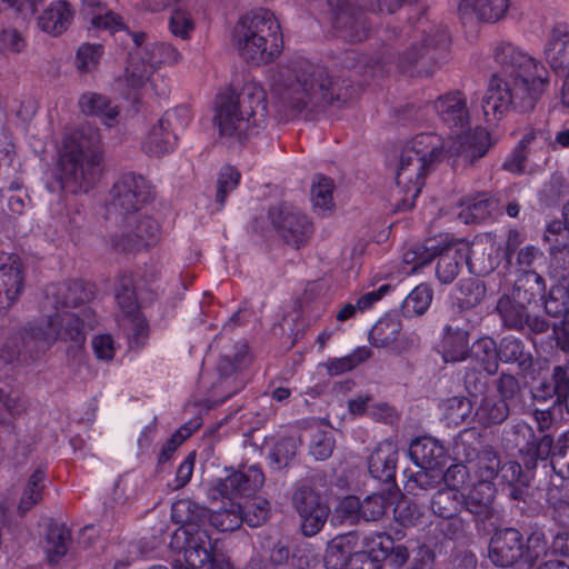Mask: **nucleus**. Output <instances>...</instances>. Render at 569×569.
Returning a JSON list of instances; mask_svg holds the SVG:
<instances>
[{
  "mask_svg": "<svg viewBox=\"0 0 569 569\" xmlns=\"http://www.w3.org/2000/svg\"><path fill=\"white\" fill-rule=\"evenodd\" d=\"M500 360L516 363L520 373H528L533 367V355L523 340L506 336L500 340Z\"/></svg>",
  "mask_w": 569,
  "mask_h": 569,
  "instance_id": "obj_33",
  "label": "nucleus"
},
{
  "mask_svg": "<svg viewBox=\"0 0 569 569\" xmlns=\"http://www.w3.org/2000/svg\"><path fill=\"white\" fill-rule=\"evenodd\" d=\"M463 495L453 488L439 489L431 500V509L435 515L445 519H451L461 510Z\"/></svg>",
  "mask_w": 569,
  "mask_h": 569,
  "instance_id": "obj_45",
  "label": "nucleus"
},
{
  "mask_svg": "<svg viewBox=\"0 0 569 569\" xmlns=\"http://www.w3.org/2000/svg\"><path fill=\"white\" fill-rule=\"evenodd\" d=\"M264 476L258 466L236 471L214 485L213 491L222 498L250 496L262 487Z\"/></svg>",
  "mask_w": 569,
  "mask_h": 569,
  "instance_id": "obj_23",
  "label": "nucleus"
},
{
  "mask_svg": "<svg viewBox=\"0 0 569 569\" xmlns=\"http://www.w3.org/2000/svg\"><path fill=\"white\" fill-rule=\"evenodd\" d=\"M0 408L11 417L20 416L26 410L21 390L11 385L0 386Z\"/></svg>",
  "mask_w": 569,
  "mask_h": 569,
  "instance_id": "obj_60",
  "label": "nucleus"
},
{
  "mask_svg": "<svg viewBox=\"0 0 569 569\" xmlns=\"http://www.w3.org/2000/svg\"><path fill=\"white\" fill-rule=\"evenodd\" d=\"M498 211V201L488 197L486 193L478 194L466 202L465 209L459 213V218L465 223L481 222L490 218Z\"/></svg>",
  "mask_w": 569,
  "mask_h": 569,
  "instance_id": "obj_44",
  "label": "nucleus"
},
{
  "mask_svg": "<svg viewBox=\"0 0 569 569\" xmlns=\"http://www.w3.org/2000/svg\"><path fill=\"white\" fill-rule=\"evenodd\" d=\"M459 305L461 308L471 309L479 306L486 297V286L477 278L462 279L457 284Z\"/></svg>",
  "mask_w": 569,
  "mask_h": 569,
  "instance_id": "obj_48",
  "label": "nucleus"
},
{
  "mask_svg": "<svg viewBox=\"0 0 569 569\" xmlns=\"http://www.w3.org/2000/svg\"><path fill=\"white\" fill-rule=\"evenodd\" d=\"M447 450L436 438L422 436L413 439L409 446V456L418 467H442Z\"/></svg>",
  "mask_w": 569,
  "mask_h": 569,
  "instance_id": "obj_30",
  "label": "nucleus"
},
{
  "mask_svg": "<svg viewBox=\"0 0 569 569\" xmlns=\"http://www.w3.org/2000/svg\"><path fill=\"white\" fill-rule=\"evenodd\" d=\"M44 489L46 470L38 467L27 478L21 488V495L17 503V512L20 517H24L32 508L42 501Z\"/></svg>",
  "mask_w": 569,
  "mask_h": 569,
  "instance_id": "obj_34",
  "label": "nucleus"
},
{
  "mask_svg": "<svg viewBox=\"0 0 569 569\" xmlns=\"http://www.w3.org/2000/svg\"><path fill=\"white\" fill-rule=\"evenodd\" d=\"M270 517V505L263 498H254L241 507V522L257 528L267 522Z\"/></svg>",
  "mask_w": 569,
  "mask_h": 569,
  "instance_id": "obj_54",
  "label": "nucleus"
},
{
  "mask_svg": "<svg viewBox=\"0 0 569 569\" xmlns=\"http://www.w3.org/2000/svg\"><path fill=\"white\" fill-rule=\"evenodd\" d=\"M333 189L335 183L332 179L322 174H317L313 178L310 199L317 214L326 217L332 212L335 208Z\"/></svg>",
  "mask_w": 569,
  "mask_h": 569,
  "instance_id": "obj_41",
  "label": "nucleus"
},
{
  "mask_svg": "<svg viewBox=\"0 0 569 569\" xmlns=\"http://www.w3.org/2000/svg\"><path fill=\"white\" fill-rule=\"evenodd\" d=\"M532 397L536 400L553 399V405L569 413V360L565 366H556L551 380L537 387Z\"/></svg>",
  "mask_w": 569,
  "mask_h": 569,
  "instance_id": "obj_26",
  "label": "nucleus"
},
{
  "mask_svg": "<svg viewBox=\"0 0 569 569\" xmlns=\"http://www.w3.org/2000/svg\"><path fill=\"white\" fill-rule=\"evenodd\" d=\"M356 543L357 535L355 532L335 537L327 546L323 557L325 567L327 569L346 568Z\"/></svg>",
  "mask_w": 569,
  "mask_h": 569,
  "instance_id": "obj_36",
  "label": "nucleus"
},
{
  "mask_svg": "<svg viewBox=\"0 0 569 569\" xmlns=\"http://www.w3.org/2000/svg\"><path fill=\"white\" fill-rule=\"evenodd\" d=\"M151 187L144 177L127 172L119 177L110 190L107 204L109 218L137 213L151 200Z\"/></svg>",
  "mask_w": 569,
  "mask_h": 569,
  "instance_id": "obj_13",
  "label": "nucleus"
},
{
  "mask_svg": "<svg viewBox=\"0 0 569 569\" xmlns=\"http://www.w3.org/2000/svg\"><path fill=\"white\" fill-rule=\"evenodd\" d=\"M449 36L443 28H432L422 32L397 60V68L408 76H430L439 60L445 57Z\"/></svg>",
  "mask_w": 569,
  "mask_h": 569,
  "instance_id": "obj_12",
  "label": "nucleus"
},
{
  "mask_svg": "<svg viewBox=\"0 0 569 569\" xmlns=\"http://www.w3.org/2000/svg\"><path fill=\"white\" fill-rule=\"evenodd\" d=\"M236 349L234 355L222 356L218 362V379L211 387V396L216 403L224 402L246 386L244 369L250 363L248 348L244 342H239Z\"/></svg>",
  "mask_w": 569,
  "mask_h": 569,
  "instance_id": "obj_15",
  "label": "nucleus"
},
{
  "mask_svg": "<svg viewBox=\"0 0 569 569\" xmlns=\"http://www.w3.org/2000/svg\"><path fill=\"white\" fill-rule=\"evenodd\" d=\"M492 57L499 70L482 98L487 122L499 121L508 111H532L546 92L550 77L545 66L511 42L498 41Z\"/></svg>",
  "mask_w": 569,
  "mask_h": 569,
  "instance_id": "obj_1",
  "label": "nucleus"
},
{
  "mask_svg": "<svg viewBox=\"0 0 569 569\" xmlns=\"http://www.w3.org/2000/svg\"><path fill=\"white\" fill-rule=\"evenodd\" d=\"M433 298L432 289L426 284H418L403 300L401 312L406 318H413L423 315L431 305Z\"/></svg>",
  "mask_w": 569,
  "mask_h": 569,
  "instance_id": "obj_46",
  "label": "nucleus"
},
{
  "mask_svg": "<svg viewBox=\"0 0 569 569\" xmlns=\"http://www.w3.org/2000/svg\"><path fill=\"white\" fill-rule=\"evenodd\" d=\"M97 323L94 312L84 307L79 312H56L40 325L27 327L18 336L9 338L0 349V373L7 376L10 366L33 358L48 350L57 340L69 342L68 357L80 365L84 359L86 330Z\"/></svg>",
  "mask_w": 569,
  "mask_h": 569,
  "instance_id": "obj_3",
  "label": "nucleus"
},
{
  "mask_svg": "<svg viewBox=\"0 0 569 569\" xmlns=\"http://www.w3.org/2000/svg\"><path fill=\"white\" fill-rule=\"evenodd\" d=\"M208 520L219 531H233L241 526V506L230 502L213 512L209 511Z\"/></svg>",
  "mask_w": 569,
  "mask_h": 569,
  "instance_id": "obj_50",
  "label": "nucleus"
},
{
  "mask_svg": "<svg viewBox=\"0 0 569 569\" xmlns=\"http://www.w3.org/2000/svg\"><path fill=\"white\" fill-rule=\"evenodd\" d=\"M328 489L327 475L317 471L295 485L291 506L301 519L300 529L305 537H313L327 522L330 508L323 495Z\"/></svg>",
  "mask_w": 569,
  "mask_h": 569,
  "instance_id": "obj_10",
  "label": "nucleus"
},
{
  "mask_svg": "<svg viewBox=\"0 0 569 569\" xmlns=\"http://www.w3.org/2000/svg\"><path fill=\"white\" fill-rule=\"evenodd\" d=\"M72 543L71 531L62 523H52L49 526L44 551L50 565L58 563L69 551Z\"/></svg>",
  "mask_w": 569,
  "mask_h": 569,
  "instance_id": "obj_38",
  "label": "nucleus"
},
{
  "mask_svg": "<svg viewBox=\"0 0 569 569\" xmlns=\"http://www.w3.org/2000/svg\"><path fill=\"white\" fill-rule=\"evenodd\" d=\"M441 347L442 358L446 362L466 360L470 353L468 330L459 326L446 325Z\"/></svg>",
  "mask_w": 569,
  "mask_h": 569,
  "instance_id": "obj_32",
  "label": "nucleus"
},
{
  "mask_svg": "<svg viewBox=\"0 0 569 569\" xmlns=\"http://www.w3.org/2000/svg\"><path fill=\"white\" fill-rule=\"evenodd\" d=\"M502 442L506 449H518L527 470H533L538 461H546L551 452L552 438L550 435L536 437L531 426L519 421L505 429Z\"/></svg>",
  "mask_w": 569,
  "mask_h": 569,
  "instance_id": "obj_14",
  "label": "nucleus"
},
{
  "mask_svg": "<svg viewBox=\"0 0 569 569\" xmlns=\"http://www.w3.org/2000/svg\"><path fill=\"white\" fill-rule=\"evenodd\" d=\"M499 398L508 401H516L521 396V385L518 378L509 372H501L493 382Z\"/></svg>",
  "mask_w": 569,
  "mask_h": 569,
  "instance_id": "obj_63",
  "label": "nucleus"
},
{
  "mask_svg": "<svg viewBox=\"0 0 569 569\" xmlns=\"http://www.w3.org/2000/svg\"><path fill=\"white\" fill-rule=\"evenodd\" d=\"M129 64L124 71V80L132 89L142 88L150 79L153 70L143 62L141 58L136 57V49L130 51Z\"/></svg>",
  "mask_w": 569,
  "mask_h": 569,
  "instance_id": "obj_52",
  "label": "nucleus"
},
{
  "mask_svg": "<svg viewBox=\"0 0 569 569\" xmlns=\"http://www.w3.org/2000/svg\"><path fill=\"white\" fill-rule=\"evenodd\" d=\"M472 358L488 375H496L500 360V343L497 345L491 337L479 338L472 346Z\"/></svg>",
  "mask_w": 569,
  "mask_h": 569,
  "instance_id": "obj_43",
  "label": "nucleus"
},
{
  "mask_svg": "<svg viewBox=\"0 0 569 569\" xmlns=\"http://www.w3.org/2000/svg\"><path fill=\"white\" fill-rule=\"evenodd\" d=\"M545 58L559 74L569 72V26L553 27L545 48Z\"/></svg>",
  "mask_w": 569,
  "mask_h": 569,
  "instance_id": "obj_28",
  "label": "nucleus"
},
{
  "mask_svg": "<svg viewBox=\"0 0 569 569\" xmlns=\"http://www.w3.org/2000/svg\"><path fill=\"white\" fill-rule=\"evenodd\" d=\"M398 457V447L393 441H381L368 458L370 475L382 482H391L395 479Z\"/></svg>",
  "mask_w": 569,
  "mask_h": 569,
  "instance_id": "obj_27",
  "label": "nucleus"
},
{
  "mask_svg": "<svg viewBox=\"0 0 569 569\" xmlns=\"http://www.w3.org/2000/svg\"><path fill=\"white\" fill-rule=\"evenodd\" d=\"M332 522L357 525L361 521V506L359 498L345 497L335 509Z\"/></svg>",
  "mask_w": 569,
  "mask_h": 569,
  "instance_id": "obj_58",
  "label": "nucleus"
},
{
  "mask_svg": "<svg viewBox=\"0 0 569 569\" xmlns=\"http://www.w3.org/2000/svg\"><path fill=\"white\" fill-rule=\"evenodd\" d=\"M102 56L101 44H82L76 57L77 68L80 72H92L98 68Z\"/></svg>",
  "mask_w": 569,
  "mask_h": 569,
  "instance_id": "obj_62",
  "label": "nucleus"
},
{
  "mask_svg": "<svg viewBox=\"0 0 569 569\" xmlns=\"http://www.w3.org/2000/svg\"><path fill=\"white\" fill-rule=\"evenodd\" d=\"M371 352L366 347L356 349L351 355L329 360L326 365L330 376H339L352 370L370 357Z\"/></svg>",
  "mask_w": 569,
  "mask_h": 569,
  "instance_id": "obj_56",
  "label": "nucleus"
},
{
  "mask_svg": "<svg viewBox=\"0 0 569 569\" xmlns=\"http://www.w3.org/2000/svg\"><path fill=\"white\" fill-rule=\"evenodd\" d=\"M79 108L87 116H94L104 124L111 127L119 114L117 106L104 96L96 92H86L79 98Z\"/></svg>",
  "mask_w": 569,
  "mask_h": 569,
  "instance_id": "obj_37",
  "label": "nucleus"
},
{
  "mask_svg": "<svg viewBox=\"0 0 569 569\" xmlns=\"http://www.w3.org/2000/svg\"><path fill=\"white\" fill-rule=\"evenodd\" d=\"M546 549L541 532H533L525 540L518 529L502 528L491 537L488 557L496 567L500 568L513 567L520 562L531 567L546 552Z\"/></svg>",
  "mask_w": 569,
  "mask_h": 569,
  "instance_id": "obj_11",
  "label": "nucleus"
},
{
  "mask_svg": "<svg viewBox=\"0 0 569 569\" xmlns=\"http://www.w3.org/2000/svg\"><path fill=\"white\" fill-rule=\"evenodd\" d=\"M176 539L183 538L184 560L188 567L180 569H197L209 562V560L222 548L218 539H212L208 530L199 527L197 529L177 530Z\"/></svg>",
  "mask_w": 569,
  "mask_h": 569,
  "instance_id": "obj_19",
  "label": "nucleus"
},
{
  "mask_svg": "<svg viewBox=\"0 0 569 569\" xmlns=\"http://www.w3.org/2000/svg\"><path fill=\"white\" fill-rule=\"evenodd\" d=\"M53 295L56 296L54 307L57 309L60 307L77 308L90 297V292L79 281L61 284Z\"/></svg>",
  "mask_w": 569,
  "mask_h": 569,
  "instance_id": "obj_49",
  "label": "nucleus"
},
{
  "mask_svg": "<svg viewBox=\"0 0 569 569\" xmlns=\"http://www.w3.org/2000/svg\"><path fill=\"white\" fill-rule=\"evenodd\" d=\"M266 92L256 82H247L236 92L218 97L213 122L228 146L242 144L266 126Z\"/></svg>",
  "mask_w": 569,
  "mask_h": 569,
  "instance_id": "obj_4",
  "label": "nucleus"
},
{
  "mask_svg": "<svg viewBox=\"0 0 569 569\" xmlns=\"http://www.w3.org/2000/svg\"><path fill=\"white\" fill-rule=\"evenodd\" d=\"M496 487L490 481H478L463 496V507L473 516L476 522H485L496 517Z\"/></svg>",
  "mask_w": 569,
  "mask_h": 569,
  "instance_id": "obj_25",
  "label": "nucleus"
},
{
  "mask_svg": "<svg viewBox=\"0 0 569 569\" xmlns=\"http://www.w3.org/2000/svg\"><path fill=\"white\" fill-rule=\"evenodd\" d=\"M419 468L420 470L412 473L406 483V488L409 492L418 495V492L415 491L416 489L429 491L437 489L442 483L441 467L425 466Z\"/></svg>",
  "mask_w": 569,
  "mask_h": 569,
  "instance_id": "obj_47",
  "label": "nucleus"
},
{
  "mask_svg": "<svg viewBox=\"0 0 569 569\" xmlns=\"http://www.w3.org/2000/svg\"><path fill=\"white\" fill-rule=\"evenodd\" d=\"M438 258L436 274L441 283H451L459 274L463 264L470 272L487 274L492 266L477 268L470 256V248L465 242H446L443 239H427L422 243H415L406 249L402 259L411 266L409 272H417Z\"/></svg>",
  "mask_w": 569,
  "mask_h": 569,
  "instance_id": "obj_8",
  "label": "nucleus"
},
{
  "mask_svg": "<svg viewBox=\"0 0 569 569\" xmlns=\"http://www.w3.org/2000/svg\"><path fill=\"white\" fill-rule=\"evenodd\" d=\"M433 109L451 132L448 142H445L447 153L461 156L471 163L487 153L491 146L490 134L481 128L469 132V111L461 92H449L439 97L433 101Z\"/></svg>",
  "mask_w": 569,
  "mask_h": 569,
  "instance_id": "obj_7",
  "label": "nucleus"
},
{
  "mask_svg": "<svg viewBox=\"0 0 569 569\" xmlns=\"http://www.w3.org/2000/svg\"><path fill=\"white\" fill-rule=\"evenodd\" d=\"M116 300L126 317L138 313V301L131 276H122L116 287Z\"/></svg>",
  "mask_w": 569,
  "mask_h": 569,
  "instance_id": "obj_51",
  "label": "nucleus"
},
{
  "mask_svg": "<svg viewBox=\"0 0 569 569\" xmlns=\"http://www.w3.org/2000/svg\"><path fill=\"white\" fill-rule=\"evenodd\" d=\"M101 161L98 129L82 126L66 141L60 162L62 187L71 192H87L100 178Z\"/></svg>",
  "mask_w": 569,
  "mask_h": 569,
  "instance_id": "obj_6",
  "label": "nucleus"
},
{
  "mask_svg": "<svg viewBox=\"0 0 569 569\" xmlns=\"http://www.w3.org/2000/svg\"><path fill=\"white\" fill-rule=\"evenodd\" d=\"M509 415L510 407L506 400L497 396H487L476 409L475 418L479 425L491 427L502 423Z\"/></svg>",
  "mask_w": 569,
  "mask_h": 569,
  "instance_id": "obj_40",
  "label": "nucleus"
},
{
  "mask_svg": "<svg viewBox=\"0 0 569 569\" xmlns=\"http://www.w3.org/2000/svg\"><path fill=\"white\" fill-rule=\"evenodd\" d=\"M129 34L132 38L136 57L147 62L153 71L161 64H177L182 59V54L170 43L149 41L144 32Z\"/></svg>",
  "mask_w": 569,
  "mask_h": 569,
  "instance_id": "obj_22",
  "label": "nucleus"
},
{
  "mask_svg": "<svg viewBox=\"0 0 569 569\" xmlns=\"http://www.w3.org/2000/svg\"><path fill=\"white\" fill-rule=\"evenodd\" d=\"M194 27V20L188 11L182 9L172 11L169 19V29L174 37L188 40L191 38Z\"/></svg>",
  "mask_w": 569,
  "mask_h": 569,
  "instance_id": "obj_61",
  "label": "nucleus"
},
{
  "mask_svg": "<svg viewBox=\"0 0 569 569\" xmlns=\"http://www.w3.org/2000/svg\"><path fill=\"white\" fill-rule=\"evenodd\" d=\"M509 6L510 0H460L459 12L463 18L496 23L506 17Z\"/></svg>",
  "mask_w": 569,
  "mask_h": 569,
  "instance_id": "obj_29",
  "label": "nucleus"
},
{
  "mask_svg": "<svg viewBox=\"0 0 569 569\" xmlns=\"http://www.w3.org/2000/svg\"><path fill=\"white\" fill-rule=\"evenodd\" d=\"M122 227L116 232L111 242L121 251H140L157 243L160 237L159 223L150 217H141L137 213L120 218Z\"/></svg>",
  "mask_w": 569,
  "mask_h": 569,
  "instance_id": "obj_16",
  "label": "nucleus"
},
{
  "mask_svg": "<svg viewBox=\"0 0 569 569\" xmlns=\"http://www.w3.org/2000/svg\"><path fill=\"white\" fill-rule=\"evenodd\" d=\"M527 302L515 299L509 295H502L497 302L496 310L499 313L505 328L523 332L526 329L533 335H541L549 330V321L539 315L528 311Z\"/></svg>",
  "mask_w": 569,
  "mask_h": 569,
  "instance_id": "obj_18",
  "label": "nucleus"
},
{
  "mask_svg": "<svg viewBox=\"0 0 569 569\" xmlns=\"http://www.w3.org/2000/svg\"><path fill=\"white\" fill-rule=\"evenodd\" d=\"M74 11L70 3L60 0L51 3L38 18V26L44 32L59 36L64 32L73 20Z\"/></svg>",
  "mask_w": 569,
  "mask_h": 569,
  "instance_id": "obj_31",
  "label": "nucleus"
},
{
  "mask_svg": "<svg viewBox=\"0 0 569 569\" xmlns=\"http://www.w3.org/2000/svg\"><path fill=\"white\" fill-rule=\"evenodd\" d=\"M209 517V510L190 499L176 501L171 507V518L180 523L178 530L197 529L202 527Z\"/></svg>",
  "mask_w": 569,
  "mask_h": 569,
  "instance_id": "obj_35",
  "label": "nucleus"
},
{
  "mask_svg": "<svg viewBox=\"0 0 569 569\" xmlns=\"http://www.w3.org/2000/svg\"><path fill=\"white\" fill-rule=\"evenodd\" d=\"M298 442L292 437L281 438L270 451V459L278 468H284L296 456Z\"/></svg>",
  "mask_w": 569,
  "mask_h": 569,
  "instance_id": "obj_64",
  "label": "nucleus"
},
{
  "mask_svg": "<svg viewBox=\"0 0 569 569\" xmlns=\"http://www.w3.org/2000/svg\"><path fill=\"white\" fill-rule=\"evenodd\" d=\"M546 291L545 279L535 270H525L516 279L511 297L531 303Z\"/></svg>",
  "mask_w": 569,
  "mask_h": 569,
  "instance_id": "obj_39",
  "label": "nucleus"
},
{
  "mask_svg": "<svg viewBox=\"0 0 569 569\" xmlns=\"http://www.w3.org/2000/svg\"><path fill=\"white\" fill-rule=\"evenodd\" d=\"M402 325L396 316L387 315L378 320L369 332V340L376 348L401 353L413 346V339L401 333Z\"/></svg>",
  "mask_w": 569,
  "mask_h": 569,
  "instance_id": "obj_21",
  "label": "nucleus"
},
{
  "mask_svg": "<svg viewBox=\"0 0 569 569\" xmlns=\"http://www.w3.org/2000/svg\"><path fill=\"white\" fill-rule=\"evenodd\" d=\"M550 465L553 471L561 478H569V431L561 435L555 442L550 456Z\"/></svg>",
  "mask_w": 569,
  "mask_h": 569,
  "instance_id": "obj_53",
  "label": "nucleus"
},
{
  "mask_svg": "<svg viewBox=\"0 0 569 569\" xmlns=\"http://www.w3.org/2000/svg\"><path fill=\"white\" fill-rule=\"evenodd\" d=\"M501 467V460L492 447H482L481 456L478 459L477 472L480 477L479 481H490L498 478Z\"/></svg>",
  "mask_w": 569,
  "mask_h": 569,
  "instance_id": "obj_57",
  "label": "nucleus"
},
{
  "mask_svg": "<svg viewBox=\"0 0 569 569\" xmlns=\"http://www.w3.org/2000/svg\"><path fill=\"white\" fill-rule=\"evenodd\" d=\"M393 539L385 532H376L362 539L363 550L379 563L388 557L387 551L392 549Z\"/></svg>",
  "mask_w": 569,
  "mask_h": 569,
  "instance_id": "obj_59",
  "label": "nucleus"
},
{
  "mask_svg": "<svg viewBox=\"0 0 569 569\" xmlns=\"http://www.w3.org/2000/svg\"><path fill=\"white\" fill-rule=\"evenodd\" d=\"M335 448L333 433L328 428H316L312 431L309 450L317 460L328 459Z\"/></svg>",
  "mask_w": 569,
  "mask_h": 569,
  "instance_id": "obj_55",
  "label": "nucleus"
},
{
  "mask_svg": "<svg viewBox=\"0 0 569 569\" xmlns=\"http://www.w3.org/2000/svg\"><path fill=\"white\" fill-rule=\"evenodd\" d=\"M178 136L173 131H169L160 121L154 124L143 143V150L154 157H161L171 152L177 144Z\"/></svg>",
  "mask_w": 569,
  "mask_h": 569,
  "instance_id": "obj_42",
  "label": "nucleus"
},
{
  "mask_svg": "<svg viewBox=\"0 0 569 569\" xmlns=\"http://www.w3.org/2000/svg\"><path fill=\"white\" fill-rule=\"evenodd\" d=\"M332 10V26L348 41H362L368 37L362 14H355L348 0H327Z\"/></svg>",
  "mask_w": 569,
  "mask_h": 569,
  "instance_id": "obj_24",
  "label": "nucleus"
},
{
  "mask_svg": "<svg viewBox=\"0 0 569 569\" xmlns=\"http://www.w3.org/2000/svg\"><path fill=\"white\" fill-rule=\"evenodd\" d=\"M234 40L241 58L254 64L271 62L283 47L280 26L267 9L243 16L234 30Z\"/></svg>",
  "mask_w": 569,
  "mask_h": 569,
  "instance_id": "obj_9",
  "label": "nucleus"
},
{
  "mask_svg": "<svg viewBox=\"0 0 569 569\" xmlns=\"http://www.w3.org/2000/svg\"><path fill=\"white\" fill-rule=\"evenodd\" d=\"M271 96L278 112L286 118L303 114L307 119L328 106H341L351 93L347 80L335 77L323 66L301 60L273 74Z\"/></svg>",
  "mask_w": 569,
  "mask_h": 569,
  "instance_id": "obj_2",
  "label": "nucleus"
},
{
  "mask_svg": "<svg viewBox=\"0 0 569 569\" xmlns=\"http://www.w3.org/2000/svg\"><path fill=\"white\" fill-rule=\"evenodd\" d=\"M445 140L433 132L417 134L402 150L392 191L398 211L413 208L427 174L443 159Z\"/></svg>",
  "mask_w": 569,
  "mask_h": 569,
  "instance_id": "obj_5",
  "label": "nucleus"
},
{
  "mask_svg": "<svg viewBox=\"0 0 569 569\" xmlns=\"http://www.w3.org/2000/svg\"><path fill=\"white\" fill-rule=\"evenodd\" d=\"M24 289V271L17 257L0 252V311L9 309Z\"/></svg>",
  "mask_w": 569,
  "mask_h": 569,
  "instance_id": "obj_20",
  "label": "nucleus"
},
{
  "mask_svg": "<svg viewBox=\"0 0 569 569\" xmlns=\"http://www.w3.org/2000/svg\"><path fill=\"white\" fill-rule=\"evenodd\" d=\"M269 218L278 236L296 249L305 246L313 233L312 222L296 207H273L269 211Z\"/></svg>",
  "mask_w": 569,
  "mask_h": 569,
  "instance_id": "obj_17",
  "label": "nucleus"
}]
</instances>
